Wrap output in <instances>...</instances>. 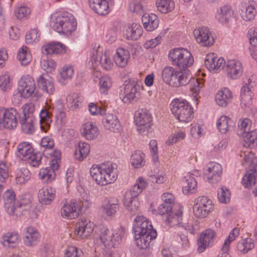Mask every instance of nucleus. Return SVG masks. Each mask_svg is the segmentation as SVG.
Masks as SVG:
<instances>
[{"instance_id":"nucleus-1","label":"nucleus","mask_w":257,"mask_h":257,"mask_svg":"<svg viewBox=\"0 0 257 257\" xmlns=\"http://www.w3.org/2000/svg\"><path fill=\"white\" fill-rule=\"evenodd\" d=\"M90 174L98 185L110 184L117 179L116 165L109 162L100 165H94L90 169Z\"/></svg>"},{"instance_id":"nucleus-2","label":"nucleus","mask_w":257,"mask_h":257,"mask_svg":"<svg viewBox=\"0 0 257 257\" xmlns=\"http://www.w3.org/2000/svg\"><path fill=\"white\" fill-rule=\"evenodd\" d=\"M77 25L74 17L66 13L53 14L50 21V26L53 30L67 36L76 30Z\"/></svg>"},{"instance_id":"nucleus-3","label":"nucleus","mask_w":257,"mask_h":257,"mask_svg":"<svg viewBox=\"0 0 257 257\" xmlns=\"http://www.w3.org/2000/svg\"><path fill=\"white\" fill-rule=\"evenodd\" d=\"M80 200H72L69 203H64L61 209V215L68 219L77 217L82 208L88 209L91 205L89 197L85 192L81 194Z\"/></svg>"},{"instance_id":"nucleus-4","label":"nucleus","mask_w":257,"mask_h":257,"mask_svg":"<svg viewBox=\"0 0 257 257\" xmlns=\"http://www.w3.org/2000/svg\"><path fill=\"white\" fill-rule=\"evenodd\" d=\"M170 109L172 113L181 122H187L193 118V109L185 100L174 99L170 104Z\"/></svg>"},{"instance_id":"nucleus-5","label":"nucleus","mask_w":257,"mask_h":257,"mask_svg":"<svg viewBox=\"0 0 257 257\" xmlns=\"http://www.w3.org/2000/svg\"><path fill=\"white\" fill-rule=\"evenodd\" d=\"M244 161L248 165L246 173L243 176L242 184L245 188H248L257 183L256 159L253 153H244Z\"/></svg>"},{"instance_id":"nucleus-6","label":"nucleus","mask_w":257,"mask_h":257,"mask_svg":"<svg viewBox=\"0 0 257 257\" xmlns=\"http://www.w3.org/2000/svg\"><path fill=\"white\" fill-rule=\"evenodd\" d=\"M125 229L120 226L115 230H110L105 227L100 229V238L104 246L107 248L115 247L117 246L124 236Z\"/></svg>"},{"instance_id":"nucleus-7","label":"nucleus","mask_w":257,"mask_h":257,"mask_svg":"<svg viewBox=\"0 0 257 257\" xmlns=\"http://www.w3.org/2000/svg\"><path fill=\"white\" fill-rule=\"evenodd\" d=\"M169 57L172 64L179 68L189 67L194 62L191 53L183 48H177L171 50L169 53Z\"/></svg>"},{"instance_id":"nucleus-8","label":"nucleus","mask_w":257,"mask_h":257,"mask_svg":"<svg viewBox=\"0 0 257 257\" xmlns=\"http://www.w3.org/2000/svg\"><path fill=\"white\" fill-rule=\"evenodd\" d=\"M134 118L137 130L140 134L146 135L151 132L152 118L147 110L140 109L136 111Z\"/></svg>"},{"instance_id":"nucleus-9","label":"nucleus","mask_w":257,"mask_h":257,"mask_svg":"<svg viewBox=\"0 0 257 257\" xmlns=\"http://www.w3.org/2000/svg\"><path fill=\"white\" fill-rule=\"evenodd\" d=\"M141 81L136 79H129L125 81L124 88V96L122 100L124 103L136 101L140 96V89Z\"/></svg>"},{"instance_id":"nucleus-10","label":"nucleus","mask_w":257,"mask_h":257,"mask_svg":"<svg viewBox=\"0 0 257 257\" xmlns=\"http://www.w3.org/2000/svg\"><path fill=\"white\" fill-rule=\"evenodd\" d=\"M214 208L213 201L206 196H200L195 200L193 212L195 216L203 218L207 216Z\"/></svg>"},{"instance_id":"nucleus-11","label":"nucleus","mask_w":257,"mask_h":257,"mask_svg":"<svg viewBox=\"0 0 257 257\" xmlns=\"http://www.w3.org/2000/svg\"><path fill=\"white\" fill-rule=\"evenodd\" d=\"M89 64L94 69L100 64L101 67L106 70H110L113 66V64L106 51L103 53L94 50L91 53Z\"/></svg>"},{"instance_id":"nucleus-12","label":"nucleus","mask_w":257,"mask_h":257,"mask_svg":"<svg viewBox=\"0 0 257 257\" xmlns=\"http://www.w3.org/2000/svg\"><path fill=\"white\" fill-rule=\"evenodd\" d=\"M17 89L24 98H29L34 94L36 90L35 81L29 75L22 77L18 82Z\"/></svg>"},{"instance_id":"nucleus-13","label":"nucleus","mask_w":257,"mask_h":257,"mask_svg":"<svg viewBox=\"0 0 257 257\" xmlns=\"http://www.w3.org/2000/svg\"><path fill=\"white\" fill-rule=\"evenodd\" d=\"M225 73L227 77L232 79H236L240 77L243 73V67L240 62L235 59L228 60L225 62L222 66Z\"/></svg>"},{"instance_id":"nucleus-14","label":"nucleus","mask_w":257,"mask_h":257,"mask_svg":"<svg viewBox=\"0 0 257 257\" xmlns=\"http://www.w3.org/2000/svg\"><path fill=\"white\" fill-rule=\"evenodd\" d=\"M193 34L196 41L202 46L209 47L214 43V37L207 27L196 28Z\"/></svg>"},{"instance_id":"nucleus-15","label":"nucleus","mask_w":257,"mask_h":257,"mask_svg":"<svg viewBox=\"0 0 257 257\" xmlns=\"http://www.w3.org/2000/svg\"><path fill=\"white\" fill-rule=\"evenodd\" d=\"M18 113L14 108L6 109L3 107V114L2 118V127L8 129L15 128L18 124Z\"/></svg>"},{"instance_id":"nucleus-16","label":"nucleus","mask_w":257,"mask_h":257,"mask_svg":"<svg viewBox=\"0 0 257 257\" xmlns=\"http://www.w3.org/2000/svg\"><path fill=\"white\" fill-rule=\"evenodd\" d=\"M135 235L150 234V232L155 230L153 228L150 221L143 216H138L135 219L133 225Z\"/></svg>"},{"instance_id":"nucleus-17","label":"nucleus","mask_w":257,"mask_h":257,"mask_svg":"<svg viewBox=\"0 0 257 257\" xmlns=\"http://www.w3.org/2000/svg\"><path fill=\"white\" fill-rule=\"evenodd\" d=\"M93 229V222L86 219H82L75 224L74 234L77 237L83 239L89 236Z\"/></svg>"},{"instance_id":"nucleus-18","label":"nucleus","mask_w":257,"mask_h":257,"mask_svg":"<svg viewBox=\"0 0 257 257\" xmlns=\"http://www.w3.org/2000/svg\"><path fill=\"white\" fill-rule=\"evenodd\" d=\"M215 232L211 229H207L203 231L198 239L197 251L199 252H203L207 247L212 244L215 238Z\"/></svg>"},{"instance_id":"nucleus-19","label":"nucleus","mask_w":257,"mask_h":257,"mask_svg":"<svg viewBox=\"0 0 257 257\" xmlns=\"http://www.w3.org/2000/svg\"><path fill=\"white\" fill-rule=\"evenodd\" d=\"M216 59H217V56L214 53H209L206 56L204 64L210 71H220L225 64V60L221 57L217 60L216 64H215Z\"/></svg>"},{"instance_id":"nucleus-20","label":"nucleus","mask_w":257,"mask_h":257,"mask_svg":"<svg viewBox=\"0 0 257 257\" xmlns=\"http://www.w3.org/2000/svg\"><path fill=\"white\" fill-rule=\"evenodd\" d=\"M222 167L220 165L216 163H210L205 172V176L210 183H215L220 179Z\"/></svg>"},{"instance_id":"nucleus-21","label":"nucleus","mask_w":257,"mask_h":257,"mask_svg":"<svg viewBox=\"0 0 257 257\" xmlns=\"http://www.w3.org/2000/svg\"><path fill=\"white\" fill-rule=\"evenodd\" d=\"M157 235L156 230L150 232V234H139L135 235L136 245L140 249H146L150 246L153 239Z\"/></svg>"},{"instance_id":"nucleus-22","label":"nucleus","mask_w":257,"mask_h":257,"mask_svg":"<svg viewBox=\"0 0 257 257\" xmlns=\"http://www.w3.org/2000/svg\"><path fill=\"white\" fill-rule=\"evenodd\" d=\"M148 186V182L143 177H140L130 191L125 192L124 197H126V201L131 198H137L139 195Z\"/></svg>"},{"instance_id":"nucleus-23","label":"nucleus","mask_w":257,"mask_h":257,"mask_svg":"<svg viewBox=\"0 0 257 257\" xmlns=\"http://www.w3.org/2000/svg\"><path fill=\"white\" fill-rule=\"evenodd\" d=\"M67 47L60 42L49 43L42 48V52L46 55L63 54L66 52Z\"/></svg>"},{"instance_id":"nucleus-24","label":"nucleus","mask_w":257,"mask_h":257,"mask_svg":"<svg viewBox=\"0 0 257 257\" xmlns=\"http://www.w3.org/2000/svg\"><path fill=\"white\" fill-rule=\"evenodd\" d=\"M37 81L38 85L47 93L52 94L55 91L53 80L47 73L41 75L37 78Z\"/></svg>"},{"instance_id":"nucleus-25","label":"nucleus","mask_w":257,"mask_h":257,"mask_svg":"<svg viewBox=\"0 0 257 257\" xmlns=\"http://www.w3.org/2000/svg\"><path fill=\"white\" fill-rule=\"evenodd\" d=\"M105 116L102 119V123L106 129L113 132H119L121 126L116 116L112 113H105Z\"/></svg>"},{"instance_id":"nucleus-26","label":"nucleus","mask_w":257,"mask_h":257,"mask_svg":"<svg viewBox=\"0 0 257 257\" xmlns=\"http://www.w3.org/2000/svg\"><path fill=\"white\" fill-rule=\"evenodd\" d=\"M56 190L51 187H43L39 191L38 199L43 204H50L54 199Z\"/></svg>"},{"instance_id":"nucleus-27","label":"nucleus","mask_w":257,"mask_h":257,"mask_svg":"<svg viewBox=\"0 0 257 257\" xmlns=\"http://www.w3.org/2000/svg\"><path fill=\"white\" fill-rule=\"evenodd\" d=\"M16 195L12 190H8L4 195L5 207L10 215L15 214L16 209Z\"/></svg>"},{"instance_id":"nucleus-28","label":"nucleus","mask_w":257,"mask_h":257,"mask_svg":"<svg viewBox=\"0 0 257 257\" xmlns=\"http://www.w3.org/2000/svg\"><path fill=\"white\" fill-rule=\"evenodd\" d=\"M174 77L175 79L173 81L172 86L177 87L188 84L190 79L192 78V75L188 70L185 69L183 71L177 70Z\"/></svg>"},{"instance_id":"nucleus-29","label":"nucleus","mask_w":257,"mask_h":257,"mask_svg":"<svg viewBox=\"0 0 257 257\" xmlns=\"http://www.w3.org/2000/svg\"><path fill=\"white\" fill-rule=\"evenodd\" d=\"M89 5L90 8L99 15H106L109 12L106 0H89Z\"/></svg>"},{"instance_id":"nucleus-30","label":"nucleus","mask_w":257,"mask_h":257,"mask_svg":"<svg viewBox=\"0 0 257 257\" xmlns=\"http://www.w3.org/2000/svg\"><path fill=\"white\" fill-rule=\"evenodd\" d=\"M130 55L128 51L123 48H118L116 50L113 56V60L115 64L119 67H125L128 63Z\"/></svg>"},{"instance_id":"nucleus-31","label":"nucleus","mask_w":257,"mask_h":257,"mask_svg":"<svg viewBox=\"0 0 257 257\" xmlns=\"http://www.w3.org/2000/svg\"><path fill=\"white\" fill-rule=\"evenodd\" d=\"M40 237L39 233L35 228L29 226L26 228L24 237V244L29 246L37 244Z\"/></svg>"},{"instance_id":"nucleus-32","label":"nucleus","mask_w":257,"mask_h":257,"mask_svg":"<svg viewBox=\"0 0 257 257\" xmlns=\"http://www.w3.org/2000/svg\"><path fill=\"white\" fill-rule=\"evenodd\" d=\"M81 134L87 140L95 139L99 134V131L96 124L91 122L84 123L81 127Z\"/></svg>"},{"instance_id":"nucleus-33","label":"nucleus","mask_w":257,"mask_h":257,"mask_svg":"<svg viewBox=\"0 0 257 257\" xmlns=\"http://www.w3.org/2000/svg\"><path fill=\"white\" fill-rule=\"evenodd\" d=\"M144 28L148 31L155 30L159 26L158 17L154 14H145L142 18Z\"/></svg>"},{"instance_id":"nucleus-34","label":"nucleus","mask_w":257,"mask_h":257,"mask_svg":"<svg viewBox=\"0 0 257 257\" xmlns=\"http://www.w3.org/2000/svg\"><path fill=\"white\" fill-rule=\"evenodd\" d=\"M233 15V11L228 6H224L218 8L215 14V19L219 23L226 24Z\"/></svg>"},{"instance_id":"nucleus-35","label":"nucleus","mask_w":257,"mask_h":257,"mask_svg":"<svg viewBox=\"0 0 257 257\" xmlns=\"http://www.w3.org/2000/svg\"><path fill=\"white\" fill-rule=\"evenodd\" d=\"M36 118L34 116H21L20 123L22 131L26 134L31 135L35 131Z\"/></svg>"},{"instance_id":"nucleus-36","label":"nucleus","mask_w":257,"mask_h":257,"mask_svg":"<svg viewBox=\"0 0 257 257\" xmlns=\"http://www.w3.org/2000/svg\"><path fill=\"white\" fill-rule=\"evenodd\" d=\"M32 197L29 194L20 196L16 205L15 214L20 215L24 210H29L31 206Z\"/></svg>"},{"instance_id":"nucleus-37","label":"nucleus","mask_w":257,"mask_h":257,"mask_svg":"<svg viewBox=\"0 0 257 257\" xmlns=\"http://www.w3.org/2000/svg\"><path fill=\"white\" fill-rule=\"evenodd\" d=\"M119 201L115 198H110L102 205V211L108 216L114 215L119 209Z\"/></svg>"},{"instance_id":"nucleus-38","label":"nucleus","mask_w":257,"mask_h":257,"mask_svg":"<svg viewBox=\"0 0 257 257\" xmlns=\"http://www.w3.org/2000/svg\"><path fill=\"white\" fill-rule=\"evenodd\" d=\"M143 33V29L140 25L133 23L128 25L124 32V35L127 39L136 40L138 39Z\"/></svg>"},{"instance_id":"nucleus-39","label":"nucleus","mask_w":257,"mask_h":257,"mask_svg":"<svg viewBox=\"0 0 257 257\" xmlns=\"http://www.w3.org/2000/svg\"><path fill=\"white\" fill-rule=\"evenodd\" d=\"M34 151V148L30 143L22 142L18 145L16 154L20 159L26 161Z\"/></svg>"},{"instance_id":"nucleus-40","label":"nucleus","mask_w":257,"mask_h":257,"mask_svg":"<svg viewBox=\"0 0 257 257\" xmlns=\"http://www.w3.org/2000/svg\"><path fill=\"white\" fill-rule=\"evenodd\" d=\"M232 93L227 88L219 90L215 95L216 103L222 107L226 106L232 98Z\"/></svg>"},{"instance_id":"nucleus-41","label":"nucleus","mask_w":257,"mask_h":257,"mask_svg":"<svg viewBox=\"0 0 257 257\" xmlns=\"http://www.w3.org/2000/svg\"><path fill=\"white\" fill-rule=\"evenodd\" d=\"M216 125L221 133L225 134L233 129L235 123L229 117L222 115L217 120Z\"/></svg>"},{"instance_id":"nucleus-42","label":"nucleus","mask_w":257,"mask_h":257,"mask_svg":"<svg viewBox=\"0 0 257 257\" xmlns=\"http://www.w3.org/2000/svg\"><path fill=\"white\" fill-rule=\"evenodd\" d=\"M183 184L182 190L184 194L187 195L193 193L197 189V181L189 173L184 177Z\"/></svg>"},{"instance_id":"nucleus-43","label":"nucleus","mask_w":257,"mask_h":257,"mask_svg":"<svg viewBox=\"0 0 257 257\" xmlns=\"http://www.w3.org/2000/svg\"><path fill=\"white\" fill-rule=\"evenodd\" d=\"M256 13L255 4L254 3L242 5L239 11L240 16L246 21L253 20Z\"/></svg>"},{"instance_id":"nucleus-44","label":"nucleus","mask_w":257,"mask_h":257,"mask_svg":"<svg viewBox=\"0 0 257 257\" xmlns=\"http://www.w3.org/2000/svg\"><path fill=\"white\" fill-rule=\"evenodd\" d=\"M66 100L67 107L71 110H75L81 105L83 97L78 93H72L67 96Z\"/></svg>"},{"instance_id":"nucleus-45","label":"nucleus","mask_w":257,"mask_h":257,"mask_svg":"<svg viewBox=\"0 0 257 257\" xmlns=\"http://www.w3.org/2000/svg\"><path fill=\"white\" fill-rule=\"evenodd\" d=\"M74 68L71 65H65L59 70L58 82L62 85L65 84L74 75Z\"/></svg>"},{"instance_id":"nucleus-46","label":"nucleus","mask_w":257,"mask_h":257,"mask_svg":"<svg viewBox=\"0 0 257 257\" xmlns=\"http://www.w3.org/2000/svg\"><path fill=\"white\" fill-rule=\"evenodd\" d=\"M20 239L17 233H7L2 236V244L8 247L14 248L19 243Z\"/></svg>"},{"instance_id":"nucleus-47","label":"nucleus","mask_w":257,"mask_h":257,"mask_svg":"<svg viewBox=\"0 0 257 257\" xmlns=\"http://www.w3.org/2000/svg\"><path fill=\"white\" fill-rule=\"evenodd\" d=\"M90 146L86 143L80 142L76 146L74 156L76 159L82 161L89 154Z\"/></svg>"},{"instance_id":"nucleus-48","label":"nucleus","mask_w":257,"mask_h":257,"mask_svg":"<svg viewBox=\"0 0 257 257\" xmlns=\"http://www.w3.org/2000/svg\"><path fill=\"white\" fill-rule=\"evenodd\" d=\"M40 127L42 131L46 132L52 122L51 114L46 108H43L39 113Z\"/></svg>"},{"instance_id":"nucleus-49","label":"nucleus","mask_w":257,"mask_h":257,"mask_svg":"<svg viewBox=\"0 0 257 257\" xmlns=\"http://www.w3.org/2000/svg\"><path fill=\"white\" fill-rule=\"evenodd\" d=\"M190 90L195 100H198V96L201 89L204 86V81L199 78H194L192 77L188 83Z\"/></svg>"},{"instance_id":"nucleus-50","label":"nucleus","mask_w":257,"mask_h":257,"mask_svg":"<svg viewBox=\"0 0 257 257\" xmlns=\"http://www.w3.org/2000/svg\"><path fill=\"white\" fill-rule=\"evenodd\" d=\"M241 135L244 142L245 147H252L257 142V130H250V131L241 133Z\"/></svg>"},{"instance_id":"nucleus-51","label":"nucleus","mask_w":257,"mask_h":257,"mask_svg":"<svg viewBox=\"0 0 257 257\" xmlns=\"http://www.w3.org/2000/svg\"><path fill=\"white\" fill-rule=\"evenodd\" d=\"M156 4L158 10L163 14L170 12L175 8L173 0H157Z\"/></svg>"},{"instance_id":"nucleus-52","label":"nucleus","mask_w":257,"mask_h":257,"mask_svg":"<svg viewBox=\"0 0 257 257\" xmlns=\"http://www.w3.org/2000/svg\"><path fill=\"white\" fill-rule=\"evenodd\" d=\"M176 69L173 67L166 66L162 71V77L164 82L172 86L173 81L175 78V74Z\"/></svg>"},{"instance_id":"nucleus-53","label":"nucleus","mask_w":257,"mask_h":257,"mask_svg":"<svg viewBox=\"0 0 257 257\" xmlns=\"http://www.w3.org/2000/svg\"><path fill=\"white\" fill-rule=\"evenodd\" d=\"M182 219V210L180 209L178 212H173L171 211L167 215L165 220L166 223L171 226H174L177 225H181L182 223L181 221Z\"/></svg>"},{"instance_id":"nucleus-54","label":"nucleus","mask_w":257,"mask_h":257,"mask_svg":"<svg viewBox=\"0 0 257 257\" xmlns=\"http://www.w3.org/2000/svg\"><path fill=\"white\" fill-rule=\"evenodd\" d=\"M56 174L53 169L49 167L42 168L39 173V178L44 182L49 183L55 178Z\"/></svg>"},{"instance_id":"nucleus-55","label":"nucleus","mask_w":257,"mask_h":257,"mask_svg":"<svg viewBox=\"0 0 257 257\" xmlns=\"http://www.w3.org/2000/svg\"><path fill=\"white\" fill-rule=\"evenodd\" d=\"M123 204L125 208L132 214L136 215L139 212L140 203L138 198H131L126 201V197H124Z\"/></svg>"},{"instance_id":"nucleus-56","label":"nucleus","mask_w":257,"mask_h":257,"mask_svg":"<svg viewBox=\"0 0 257 257\" xmlns=\"http://www.w3.org/2000/svg\"><path fill=\"white\" fill-rule=\"evenodd\" d=\"M252 93L247 86H243L241 89V104L244 107H248L252 102Z\"/></svg>"},{"instance_id":"nucleus-57","label":"nucleus","mask_w":257,"mask_h":257,"mask_svg":"<svg viewBox=\"0 0 257 257\" xmlns=\"http://www.w3.org/2000/svg\"><path fill=\"white\" fill-rule=\"evenodd\" d=\"M145 154L140 151H136L131 158V163L135 168H139L145 165Z\"/></svg>"},{"instance_id":"nucleus-58","label":"nucleus","mask_w":257,"mask_h":257,"mask_svg":"<svg viewBox=\"0 0 257 257\" xmlns=\"http://www.w3.org/2000/svg\"><path fill=\"white\" fill-rule=\"evenodd\" d=\"M254 247V241L250 238H246L239 241L237 245V250L243 253H247Z\"/></svg>"},{"instance_id":"nucleus-59","label":"nucleus","mask_w":257,"mask_h":257,"mask_svg":"<svg viewBox=\"0 0 257 257\" xmlns=\"http://www.w3.org/2000/svg\"><path fill=\"white\" fill-rule=\"evenodd\" d=\"M30 178V172L27 168H21L16 172V181L17 184H24L27 182Z\"/></svg>"},{"instance_id":"nucleus-60","label":"nucleus","mask_w":257,"mask_h":257,"mask_svg":"<svg viewBox=\"0 0 257 257\" xmlns=\"http://www.w3.org/2000/svg\"><path fill=\"white\" fill-rule=\"evenodd\" d=\"M27 49L26 46H23L18 54V58L23 65H27L31 61V55Z\"/></svg>"},{"instance_id":"nucleus-61","label":"nucleus","mask_w":257,"mask_h":257,"mask_svg":"<svg viewBox=\"0 0 257 257\" xmlns=\"http://www.w3.org/2000/svg\"><path fill=\"white\" fill-rule=\"evenodd\" d=\"M186 134L185 132L182 130H179L171 135L166 141V144L168 145H172L181 141L185 139Z\"/></svg>"},{"instance_id":"nucleus-62","label":"nucleus","mask_w":257,"mask_h":257,"mask_svg":"<svg viewBox=\"0 0 257 257\" xmlns=\"http://www.w3.org/2000/svg\"><path fill=\"white\" fill-rule=\"evenodd\" d=\"M26 161L27 163L33 167H38L41 163L42 154L40 152L35 151L31 154V156Z\"/></svg>"},{"instance_id":"nucleus-63","label":"nucleus","mask_w":257,"mask_h":257,"mask_svg":"<svg viewBox=\"0 0 257 257\" xmlns=\"http://www.w3.org/2000/svg\"><path fill=\"white\" fill-rule=\"evenodd\" d=\"M99 79L100 91L101 93L105 94L112 85L110 78L108 76L104 75L99 78Z\"/></svg>"},{"instance_id":"nucleus-64","label":"nucleus","mask_w":257,"mask_h":257,"mask_svg":"<svg viewBox=\"0 0 257 257\" xmlns=\"http://www.w3.org/2000/svg\"><path fill=\"white\" fill-rule=\"evenodd\" d=\"M239 234V229L237 228H234L230 232L228 237L224 241L222 245L223 250L225 251L229 250L230 243L235 239Z\"/></svg>"}]
</instances>
